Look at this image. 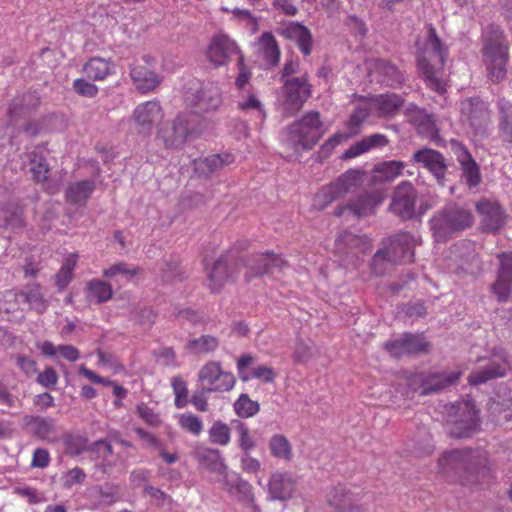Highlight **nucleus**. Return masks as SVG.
I'll list each match as a JSON object with an SVG mask.
<instances>
[{
    "instance_id": "nucleus-34",
    "label": "nucleus",
    "mask_w": 512,
    "mask_h": 512,
    "mask_svg": "<svg viewBox=\"0 0 512 512\" xmlns=\"http://www.w3.org/2000/svg\"><path fill=\"white\" fill-rule=\"evenodd\" d=\"M233 277L228 270V257L222 256L214 262L211 269L207 268L208 286L212 292L220 290Z\"/></svg>"
},
{
    "instance_id": "nucleus-4",
    "label": "nucleus",
    "mask_w": 512,
    "mask_h": 512,
    "mask_svg": "<svg viewBox=\"0 0 512 512\" xmlns=\"http://www.w3.org/2000/svg\"><path fill=\"white\" fill-rule=\"evenodd\" d=\"M483 61L493 82H500L506 77L508 46L497 26L488 27L484 33Z\"/></svg>"
},
{
    "instance_id": "nucleus-21",
    "label": "nucleus",
    "mask_w": 512,
    "mask_h": 512,
    "mask_svg": "<svg viewBox=\"0 0 512 512\" xmlns=\"http://www.w3.org/2000/svg\"><path fill=\"white\" fill-rule=\"evenodd\" d=\"M24 227L22 207L16 202L0 203V229L18 234Z\"/></svg>"
},
{
    "instance_id": "nucleus-64",
    "label": "nucleus",
    "mask_w": 512,
    "mask_h": 512,
    "mask_svg": "<svg viewBox=\"0 0 512 512\" xmlns=\"http://www.w3.org/2000/svg\"><path fill=\"white\" fill-rule=\"evenodd\" d=\"M211 391L206 388H200L194 392L191 397V403L198 411L205 412L208 410L207 394Z\"/></svg>"
},
{
    "instance_id": "nucleus-55",
    "label": "nucleus",
    "mask_w": 512,
    "mask_h": 512,
    "mask_svg": "<svg viewBox=\"0 0 512 512\" xmlns=\"http://www.w3.org/2000/svg\"><path fill=\"white\" fill-rule=\"evenodd\" d=\"M511 286V277L497 274V279L492 285V292L497 296L498 301L505 302L509 298Z\"/></svg>"
},
{
    "instance_id": "nucleus-57",
    "label": "nucleus",
    "mask_w": 512,
    "mask_h": 512,
    "mask_svg": "<svg viewBox=\"0 0 512 512\" xmlns=\"http://www.w3.org/2000/svg\"><path fill=\"white\" fill-rule=\"evenodd\" d=\"M410 121L415 128H433L435 126L432 115L420 108H414L410 112Z\"/></svg>"
},
{
    "instance_id": "nucleus-47",
    "label": "nucleus",
    "mask_w": 512,
    "mask_h": 512,
    "mask_svg": "<svg viewBox=\"0 0 512 512\" xmlns=\"http://www.w3.org/2000/svg\"><path fill=\"white\" fill-rule=\"evenodd\" d=\"M77 254H70L64 260L59 272L56 275V285L59 289H64L71 282L73 271L77 263Z\"/></svg>"
},
{
    "instance_id": "nucleus-19",
    "label": "nucleus",
    "mask_w": 512,
    "mask_h": 512,
    "mask_svg": "<svg viewBox=\"0 0 512 512\" xmlns=\"http://www.w3.org/2000/svg\"><path fill=\"white\" fill-rule=\"evenodd\" d=\"M428 343L422 335L405 334L393 341L385 342L384 348L395 357L416 354L427 350Z\"/></svg>"
},
{
    "instance_id": "nucleus-59",
    "label": "nucleus",
    "mask_w": 512,
    "mask_h": 512,
    "mask_svg": "<svg viewBox=\"0 0 512 512\" xmlns=\"http://www.w3.org/2000/svg\"><path fill=\"white\" fill-rule=\"evenodd\" d=\"M137 413L139 417L149 426L158 427L161 424V418L152 408L146 404L137 406Z\"/></svg>"
},
{
    "instance_id": "nucleus-23",
    "label": "nucleus",
    "mask_w": 512,
    "mask_h": 512,
    "mask_svg": "<svg viewBox=\"0 0 512 512\" xmlns=\"http://www.w3.org/2000/svg\"><path fill=\"white\" fill-rule=\"evenodd\" d=\"M254 361V357L250 354L242 355L237 361V370L242 381L248 382L252 378L258 379L265 383H271L276 377L274 370L268 366L261 365L252 369L250 372L248 367Z\"/></svg>"
},
{
    "instance_id": "nucleus-31",
    "label": "nucleus",
    "mask_w": 512,
    "mask_h": 512,
    "mask_svg": "<svg viewBox=\"0 0 512 512\" xmlns=\"http://www.w3.org/2000/svg\"><path fill=\"white\" fill-rule=\"evenodd\" d=\"M327 502L338 512H358L360 506L344 486H336L327 493Z\"/></svg>"
},
{
    "instance_id": "nucleus-48",
    "label": "nucleus",
    "mask_w": 512,
    "mask_h": 512,
    "mask_svg": "<svg viewBox=\"0 0 512 512\" xmlns=\"http://www.w3.org/2000/svg\"><path fill=\"white\" fill-rule=\"evenodd\" d=\"M339 240L347 245L351 251H355L356 254H364L371 250V240L366 235L345 233Z\"/></svg>"
},
{
    "instance_id": "nucleus-60",
    "label": "nucleus",
    "mask_w": 512,
    "mask_h": 512,
    "mask_svg": "<svg viewBox=\"0 0 512 512\" xmlns=\"http://www.w3.org/2000/svg\"><path fill=\"white\" fill-rule=\"evenodd\" d=\"M92 450L97 454L99 458H102L108 466L113 464L110 460V456L113 454L112 446L106 440H98L93 444Z\"/></svg>"
},
{
    "instance_id": "nucleus-50",
    "label": "nucleus",
    "mask_w": 512,
    "mask_h": 512,
    "mask_svg": "<svg viewBox=\"0 0 512 512\" xmlns=\"http://www.w3.org/2000/svg\"><path fill=\"white\" fill-rule=\"evenodd\" d=\"M189 136L188 130H159L160 138L167 148H179Z\"/></svg>"
},
{
    "instance_id": "nucleus-26",
    "label": "nucleus",
    "mask_w": 512,
    "mask_h": 512,
    "mask_svg": "<svg viewBox=\"0 0 512 512\" xmlns=\"http://www.w3.org/2000/svg\"><path fill=\"white\" fill-rule=\"evenodd\" d=\"M295 479L290 473L275 472L268 483V492L273 500H287L295 491Z\"/></svg>"
},
{
    "instance_id": "nucleus-8",
    "label": "nucleus",
    "mask_w": 512,
    "mask_h": 512,
    "mask_svg": "<svg viewBox=\"0 0 512 512\" xmlns=\"http://www.w3.org/2000/svg\"><path fill=\"white\" fill-rule=\"evenodd\" d=\"M416 239L408 232H401L390 237L385 247L376 252L372 260L375 272H379L377 266L382 262H404L410 263L414 258Z\"/></svg>"
},
{
    "instance_id": "nucleus-1",
    "label": "nucleus",
    "mask_w": 512,
    "mask_h": 512,
    "mask_svg": "<svg viewBox=\"0 0 512 512\" xmlns=\"http://www.w3.org/2000/svg\"><path fill=\"white\" fill-rule=\"evenodd\" d=\"M486 456L480 450H453L444 453L438 460L439 471L454 475L462 485L484 484L490 475Z\"/></svg>"
},
{
    "instance_id": "nucleus-6",
    "label": "nucleus",
    "mask_w": 512,
    "mask_h": 512,
    "mask_svg": "<svg viewBox=\"0 0 512 512\" xmlns=\"http://www.w3.org/2000/svg\"><path fill=\"white\" fill-rule=\"evenodd\" d=\"M402 98L396 94H382L370 98L361 97L354 106L350 116V127L361 125L370 115L386 116L397 111L402 105Z\"/></svg>"
},
{
    "instance_id": "nucleus-40",
    "label": "nucleus",
    "mask_w": 512,
    "mask_h": 512,
    "mask_svg": "<svg viewBox=\"0 0 512 512\" xmlns=\"http://www.w3.org/2000/svg\"><path fill=\"white\" fill-rule=\"evenodd\" d=\"M95 189V183L91 180H83L72 183L66 189V200L72 204H84Z\"/></svg>"
},
{
    "instance_id": "nucleus-7",
    "label": "nucleus",
    "mask_w": 512,
    "mask_h": 512,
    "mask_svg": "<svg viewBox=\"0 0 512 512\" xmlns=\"http://www.w3.org/2000/svg\"><path fill=\"white\" fill-rule=\"evenodd\" d=\"M310 96L311 85L305 75L287 78L283 82L277 99V110L284 117L293 116L303 107Z\"/></svg>"
},
{
    "instance_id": "nucleus-27",
    "label": "nucleus",
    "mask_w": 512,
    "mask_h": 512,
    "mask_svg": "<svg viewBox=\"0 0 512 512\" xmlns=\"http://www.w3.org/2000/svg\"><path fill=\"white\" fill-rule=\"evenodd\" d=\"M162 118V109L157 101L144 102L138 105L133 113V123L142 127L158 126Z\"/></svg>"
},
{
    "instance_id": "nucleus-32",
    "label": "nucleus",
    "mask_w": 512,
    "mask_h": 512,
    "mask_svg": "<svg viewBox=\"0 0 512 512\" xmlns=\"http://www.w3.org/2000/svg\"><path fill=\"white\" fill-rule=\"evenodd\" d=\"M86 76L94 81H102L116 74V64L110 59L92 57L83 66Z\"/></svg>"
},
{
    "instance_id": "nucleus-14",
    "label": "nucleus",
    "mask_w": 512,
    "mask_h": 512,
    "mask_svg": "<svg viewBox=\"0 0 512 512\" xmlns=\"http://www.w3.org/2000/svg\"><path fill=\"white\" fill-rule=\"evenodd\" d=\"M507 370L506 353L499 349L493 353V357L485 362V364L475 369L468 377V381L472 385L485 383L489 380L503 377Z\"/></svg>"
},
{
    "instance_id": "nucleus-28",
    "label": "nucleus",
    "mask_w": 512,
    "mask_h": 512,
    "mask_svg": "<svg viewBox=\"0 0 512 512\" xmlns=\"http://www.w3.org/2000/svg\"><path fill=\"white\" fill-rule=\"evenodd\" d=\"M257 57L264 61L266 66H275L280 59V50L272 33L264 32L255 42Z\"/></svg>"
},
{
    "instance_id": "nucleus-56",
    "label": "nucleus",
    "mask_w": 512,
    "mask_h": 512,
    "mask_svg": "<svg viewBox=\"0 0 512 512\" xmlns=\"http://www.w3.org/2000/svg\"><path fill=\"white\" fill-rule=\"evenodd\" d=\"M224 12H229L233 14V18L243 21L246 24V27L250 30L252 34H254L258 30V22L257 19L251 14L249 10L235 8L230 10L227 7L221 8Z\"/></svg>"
},
{
    "instance_id": "nucleus-12",
    "label": "nucleus",
    "mask_w": 512,
    "mask_h": 512,
    "mask_svg": "<svg viewBox=\"0 0 512 512\" xmlns=\"http://www.w3.org/2000/svg\"><path fill=\"white\" fill-rule=\"evenodd\" d=\"M198 380L203 388L211 392L229 391L236 382L233 374L224 371L220 363L216 361H209L200 368Z\"/></svg>"
},
{
    "instance_id": "nucleus-5",
    "label": "nucleus",
    "mask_w": 512,
    "mask_h": 512,
    "mask_svg": "<svg viewBox=\"0 0 512 512\" xmlns=\"http://www.w3.org/2000/svg\"><path fill=\"white\" fill-rule=\"evenodd\" d=\"M473 216L463 207L449 205L436 213L430 221L436 242H445L454 233L471 226Z\"/></svg>"
},
{
    "instance_id": "nucleus-10",
    "label": "nucleus",
    "mask_w": 512,
    "mask_h": 512,
    "mask_svg": "<svg viewBox=\"0 0 512 512\" xmlns=\"http://www.w3.org/2000/svg\"><path fill=\"white\" fill-rule=\"evenodd\" d=\"M364 172L350 169L339 176L336 181L323 187L316 195L314 205L318 209L325 208L329 203L346 193L354 191L363 183Z\"/></svg>"
},
{
    "instance_id": "nucleus-61",
    "label": "nucleus",
    "mask_w": 512,
    "mask_h": 512,
    "mask_svg": "<svg viewBox=\"0 0 512 512\" xmlns=\"http://www.w3.org/2000/svg\"><path fill=\"white\" fill-rule=\"evenodd\" d=\"M240 467L245 473L256 474L261 470V463L250 452H245L241 455Z\"/></svg>"
},
{
    "instance_id": "nucleus-38",
    "label": "nucleus",
    "mask_w": 512,
    "mask_h": 512,
    "mask_svg": "<svg viewBox=\"0 0 512 512\" xmlns=\"http://www.w3.org/2000/svg\"><path fill=\"white\" fill-rule=\"evenodd\" d=\"M386 143H387V139L384 135L373 134V135H370V136L356 142L352 146H350L342 154L341 158L343 160L352 159V158L358 157V156L368 152L372 148L382 147Z\"/></svg>"
},
{
    "instance_id": "nucleus-24",
    "label": "nucleus",
    "mask_w": 512,
    "mask_h": 512,
    "mask_svg": "<svg viewBox=\"0 0 512 512\" xmlns=\"http://www.w3.org/2000/svg\"><path fill=\"white\" fill-rule=\"evenodd\" d=\"M476 209L482 216L481 222L486 231L495 232L504 225L505 215L498 203L484 199L476 204Z\"/></svg>"
},
{
    "instance_id": "nucleus-36",
    "label": "nucleus",
    "mask_w": 512,
    "mask_h": 512,
    "mask_svg": "<svg viewBox=\"0 0 512 512\" xmlns=\"http://www.w3.org/2000/svg\"><path fill=\"white\" fill-rule=\"evenodd\" d=\"M17 299L29 305L37 313H44L48 308V301L44 298L41 287L37 283L26 285L18 294Z\"/></svg>"
},
{
    "instance_id": "nucleus-29",
    "label": "nucleus",
    "mask_w": 512,
    "mask_h": 512,
    "mask_svg": "<svg viewBox=\"0 0 512 512\" xmlns=\"http://www.w3.org/2000/svg\"><path fill=\"white\" fill-rule=\"evenodd\" d=\"M460 110L464 119L463 125L468 124L473 128L480 126L488 115L486 104L479 98H469L462 101Z\"/></svg>"
},
{
    "instance_id": "nucleus-53",
    "label": "nucleus",
    "mask_w": 512,
    "mask_h": 512,
    "mask_svg": "<svg viewBox=\"0 0 512 512\" xmlns=\"http://www.w3.org/2000/svg\"><path fill=\"white\" fill-rule=\"evenodd\" d=\"M178 424L183 430L194 436H199L203 431L202 420L190 412L180 414L178 416Z\"/></svg>"
},
{
    "instance_id": "nucleus-22",
    "label": "nucleus",
    "mask_w": 512,
    "mask_h": 512,
    "mask_svg": "<svg viewBox=\"0 0 512 512\" xmlns=\"http://www.w3.org/2000/svg\"><path fill=\"white\" fill-rule=\"evenodd\" d=\"M286 266V262L272 254H260L253 258L252 263L248 266L246 280L262 276L268 273H274L276 270L281 271Z\"/></svg>"
},
{
    "instance_id": "nucleus-20",
    "label": "nucleus",
    "mask_w": 512,
    "mask_h": 512,
    "mask_svg": "<svg viewBox=\"0 0 512 512\" xmlns=\"http://www.w3.org/2000/svg\"><path fill=\"white\" fill-rule=\"evenodd\" d=\"M413 160L428 169L440 185L444 184L447 165L441 153L424 148L414 153Z\"/></svg>"
},
{
    "instance_id": "nucleus-58",
    "label": "nucleus",
    "mask_w": 512,
    "mask_h": 512,
    "mask_svg": "<svg viewBox=\"0 0 512 512\" xmlns=\"http://www.w3.org/2000/svg\"><path fill=\"white\" fill-rule=\"evenodd\" d=\"M230 495L249 504H252L254 500L251 485L243 479L235 486Z\"/></svg>"
},
{
    "instance_id": "nucleus-33",
    "label": "nucleus",
    "mask_w": 512,
    "mask_h": 512,
    "mask_svg": "<svg viewBox=\"0 0 512 512\" xmlns=\"http://www.w3.org/2000/svg\"><path fill=\"white\" fill-rule=\"evenodd\" d=\"M369 78H374L378 70H384V76L375 75V81L391 85L393 82L400 81V74L395 65H392L381 59H370L366 62Z\"/></svg>"
},
{
    "instance_id": "nucleus-16",
    "label": "nucleus",
    "mask_w": 512,
    "mask_h": 512,
    "mask_svg": "<svg viewBox=\"0 0 512 512\" xmlns=\"http://www.w3.org/2000/svg\"><path fill=\"white\" fill-rule=\"evenodd\" d=\"M240 54L239 47L227 34L215 35L208 46L207 57L215 66L226 65L233 55Z\"/></svg>"
},
{
    "instance_id": "nucleus-63",
    "label": "nucleus",
    "mask_w": 512,
    "mask_h": 512,
    "mask_svg": "<svg viewBox=\"0 0 512 512\" xmlns=\"http://www.w3.org/2000/svg\"><path fill=\"white\" fill-rule=\"evenodd\" d=\"M58 375L54 368L46 367L45 370L39 373L37 382L46 388H53L58 383Z\"/></svg>"
},
{
    "instance_id": "nucleus-25",
    "label": "nucleus",
    "mask_w": 512,
    "mask_h": 512,
    "mask_svg": "<svg viewBox=\"0 0 512 512\" xmlns=\"http://www.w3.org/2000/svg\"><path fill=\"white\" fill-rule=\"evenodd\" d=\"M453 146L463 178L470 187H476L481 181L479 166L464 146L458 142H453Z\"/></svg>"
},
{
    "instance_id": "nucleus-52",
    "label": "nucleus",
    "mask_w": 512,
    "mask_h": 512,
    "mask_svg": "<svg viewBox=\"0 0 512 512\" xmlns=\"http://www.w3.org/2000/svg\"><path fill=\"white\" fill-rule=\"evenodd\" d=\"M235 429L238 433L237 444L242 453L250 452L256 447V440L250 435L248 426L241 421H234Z\"/></svg>"
},
{
    "instance_id": "nucleus-62",
    "label": "nucleus",
    "mask_w": 512,
    "mask_h": 512,
    "mask_svg": "<svg viewBox=\"0 0 512 512\" xmlns=\"http://www.w3.org/2000/svg\"><path fill=\"white\" fill-rule=\"evenodd\" d=\"M73 88L81 96L85 97H95L98 93V87L85 79H76L73 82Z\"/></svg>"
},
{
    "instance_id": "nucleus-3",
    "label": "nucleus",
    "mask_w": 512,
    "mask_h": 512,
    "mask_svg": "<svg viewBox=\"0 0 512 512\" xmlns=\"http://www.w3.org/2000/svg\"><path fill=\"white\" fill-rule=\"evenodd\" d=\"M185 99L191 110L180 114L173 128H195L200 124L201 114L217 109L222 103L220 89L213 83L201 85L195 93L187 92Z\"/></svg>"
},
{
    "instance_id": "nucleus-18",
    "label": "nucleus",
    "mask_w": 512,
    "mask_h": 512,
    "mask_svg": "<svg viewBox=\"0 0 512 512\" xmlns=\"http://www.w3.org/2000/svg\"><path fill=\"white\" fill-rule=\"evenodd\" d=\"M23 427L41 440L56 442L59 439L56 420L51 417L25 415L22 419Z\"/></svg>"
},
{
    "instance_id": "nucleus-37",
    "label": "nucleus",
    "mask_w": 512,
    "mask_h": 512,
    "mask_svg": "<svg viewBox=\"0 0 512 512\" xmlns=\"http://www.w3.org/2000/svg\"><path fill=\"white\" fill-rule=\"evenodd\" d=\"M384 197L381 192L363 193L349 203L348 208L357 216L371 214L380 205Z\"/></svg>"
},
{
    "instance_id": "nucleus-35",
    "label": "nucleus",
    "mask_w": 512,
    "mask_h": 512,
    "mask_svg": "<svg viewBox=\"0 0 512 512\" xmlns=\"http://www.w3.org/2000/svg\"><path fill=\"white\" fill-rule=\"evenodd\" d=\"M233 162L234 156L230 153L213 154L203 159L195 160L194 169L200 176H207Z\"/></svg>"
},
{
    "instance_id": "nucleus-42",
    "label": "nucleus",
    "mask_w": 512,
    "mask_h": 512,
    "mask_svg": "<svg viewBox=\"0 0 512 512\" xmlns=\"http://www.w3.org/2000/svg\"><path fill=\"white\" fill-rule=\"evenodd\" d=\"M214 453L216 454L217 459L212 462V469L222 476V479H220L219 481L222 483L223 489L230 494L231 491L235 488V486L240 482L242 478L239 476V474L235 472L227 471V466L219 458L218 450H215Z\"/></svg>"
},
{
    "instance_id": "nucleus-46",
    "label": "nucleus",
    "mask_w": 512,
    "mask_h": 512,
    "mask_svg": "<svg viewBox=\"0 0 512 512\" xmlns=\"http://www.w3.org/2000/svg\"><path fill=\"white\" fill-rule=\"evenodd\" d=\"M405 163L402 161H386L378 164L374 171L379 174L378 178L383 181H391L403 174Z\"/></svg>"
},
{
    "instance_id": "nucleus-45",
    "label": "nucleus",
    "mask_w": 512,
    "mask_h": 512,
    "mask_svg": "<svg viewBox=\"0 0 512 512\" xmlns=\"http://www.w3.org/2000/svg\"><path fill=\"white\" fill-rule=\"evenodd\" d=\"M219 345L218 340L210 335L191 338L186 343V349L195 354H206L214 351Z\"/></svg>"
},
{
    "instance_id": "nucleus-2",
    "label": "nucleus",
    "mask_w": 512,
    "mask_h": 512,
    "mask_svg": "<svg viewBox=\"0 0 512 512\" xmlns=\"http://www.w3.org/2000/svg\"><path fill=\"white\" fill-rule=\"evenodd\" d=\"M446 54V48L438 38L435 29L430 26L425 45L418 56V68L427 86L439 94L446 91V83L438 76L435 66L444 65Z\"/></svg>"
},
{
    "instance_id": "nucleus-41",
    "label": "nucleus",
    "mask_w": 512,
    "mask_h": 512,
    "mask_svg": "<svg viewBox=\"0 0 512 512\" xmlns=\"http://www.w3.org/2000/svg\"><path fill=\"white\" fill-rule=\"evenodd\" d=\"M112 297L111 286L101 280L95 279L88 282L86 286V298L90 303L100 304Z\"/></svg>"
},
{
    "instance_id": "nucleus-54",
    "label": "nucleus",
    "mask_w": 512,
    "mask_h": 512,
    "mask_svg": "<svg viewBox=\"0 0 512 512\" xmlns=\"http://www.w3.org/2000/svg\"><path fill=\"white\" fill-rule=\"evenodd\" d=\"M138 272V269L134 266H129L124 262L116 263L105 269L103 274L107 278H115L120 276L124 280L128 281Z\"/></svg>"
},
{
    "instance_id": "nucleus-11",
    "label": "nucleus",
    "mask_w": 512,
    "mask_h": 512,
    "mask_svg": "<svg viewBox=\"0 0 512 512\" xmlns=\"http://www.w3.org/2000/svg\"><path fill=\"white\" fill-rule=\"evenodd\" d=\"M460 375L461 373L458 371H451L443 374H434L423 379L419 374H412L405 379L406 388L401 393L404 397H409L411 392L419 391L420 395L438 392L456 383Z\"/></svg>"
},
{
    "instance_id": "nucleus-17",
    "label": "nucleus",
    "mask_w": 512,
    "mask_h": 512,
    "mask_svg": "<svg viewBox=\"0 0 512 512\" xmlns=\"http://www.w3.org/2000/svg\"><path fill=\"white\" fill-rule=\"evenodd\" d=\"M416 190L409 182L401 183L395 190L390 210L402 219H410L415 213Z\"/></svg>"
},
{
    "instance_id": "nucleus-43",
    "label": "nucleus",
    "mask_w": 512,
    "mask_h": 512,
    "mask_svg": "<svg viewBox=\"0 0 512 512\" xmlns=\"http://www.w3.org/2000/svg\"><path fill=\"white\" fill-rule=\"evenodd\" d=\"M238 106L243 112L250 114L254 118L255 124L261 123L265 118L264 107L254 94L242 96Z\"/></svg>"
},
{
    "instance_id": "nucleus-15",
    "label": "nucleus",
    "mask_w": 512,
    "mask_h": 512,
    "mask_svg": "<svg viewBox=\"0 0 512 512\" xmlns=\"http://www.w3.org/2000/svg\"><path fill=\"white\" fill-rule=\"evenodd\" d=\"M507 370L506 353L499 349L493 353V357L485 362V364L475 369L468 377V381L472 385L485 383L489 380L503 377Z\"/></svg>"
},
{
    "instance_id": "nucleus-39",
    "label": "nucleus",
    "mask_w": 512,
    "mask_h": 512,
    "mask_svg": "<svg viewBox=\"0 0 512 512\" xmlns=\"http://www.w3.org/2000/svg\"><path fill=\"white\" fill-rule=\"evenodd\" d=\"M286 38L294 40L304 55L311 52V34L308 29L298 23H289L283 29Z\"/></svg>"
},
{
    "instance_id": "nucleus-13",
    "label": "nucleus",
    "mask_w": 512,
    "mask_h": 512,
    "mask_svg": "<svg viewBox=\"0 0 512 512\" xmlns=\"http://www.w3.org/2000/svg\"><path fill=\"white\" fill-rule=\"evenodd\" d=\"M155 59L150 55H144L141 61L133 64L130 76L137 90L146 93L154 90L162 78L154 71Z\"/></svg>"
},
{
    "instance_id": "nucleus-51",
    "label": "nucleus",
    "mask_w": 512,
    "mask_h": 512,
    "mask_svg": "<svg viewBox=\"0 0 512 512\" xmlns=\"http://www.w3.org/2000/svg\"><path fill=\"white\" fill-rule=\"evenodd\" d=\"M260 406L251 400L248 395L241 394L234 403L235 413L242 418H249L258 413Z\"/></svg>"
},
{
    "instance_id": "nucleus-30",
    "label": "nucleus",
    "mask_w": 512,
    "mask_h": 512,
    "mask_svg": "<svg viewBox=\"0 0 512 512\" xmlns=\"http://www.w3.org/2000/svg\"><path fill=\"white\" fill-rule=\"evenodd\" d=\"M23 167L32 173L33 178L37 182H45L48 180L50 166L45 158L43 151L34 149L23 156Z\"/></svg>"
},
{
    "instance_id": "nucleus-9",
    "label": "nucleus",
    "mask_w": 512,
    "mask_h": 512,
    "mask_svg": "<svg viewBox=\"0 0 512 512\" xmlns=\"http://www.w3.org/2000/svg\"><path fill=\"white\" fill-rule=\"evenodd\" d=\"M446 415L449 433L452 437H468L477 429V410L471 400L451 404L447 408Z\"/></svg>"
},
{
    "instance_id": "nucleus-44",
    "label": "nucleus",
    "mask_w": 512,
    "mask_h": 512,
    "mask_svg": "<svg viewBox=\"0 0 512 512\" xmlns=\"http://www.w3.org/2000/svg\"><path fill=\"white\" fill-rule=\"evenodd\" d=\"M268 446L273 457L286 461H290L292 459V446L284 435H273L269 440Z\"/></svg>"
},
{
    "instance_id": "nucleus-49",
    "label": "nucleus",
    "mask_w": 512,
    "mask_h": 512,
    "mask_svg": "<svg viewBox=\"0 0 512 512\" xmlns=\"http://www.w3.org/2000/svg\"><path fill=\"white\" fill-rule=\"evenodd\" d=\"M208 435L211 443L220 446L228 445L231 439L229 426L221 421H216L212 424Z\"/></svg>"
}]
</instances>
